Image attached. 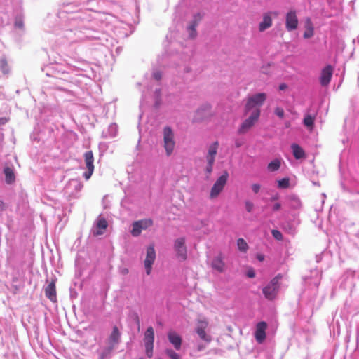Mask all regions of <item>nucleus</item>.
Masks as SVG:
<instances>
[{"mask_svg": "<svg viewBox=\"0 0 359 359\" xmlns=\"http://www.w3.org/2000/svg\"><path fill=\"white\" fill-rule=\"evenodd\" d=\"M65 37L72 42L95 41L104 44L107 41V34L103 31V23L96 20L81 22L74 29L66 31Z\"/></svg>", "mask_w": 359, "mask_h": 359, "instance_id": "nucleus-1", "label": "nucleus"}, {"mask_svg": "<svg viewBox=\"0 0 359 359\" xmlns=\"http://www.w3.org/2000/svg\"><path fill=\"white\" fill-rule=\"evenodd\" d=\"M72 67L74 68L76 71L83 69L79 67L66 66L57 62H54L44 65L41 68V71L45 72L47 76L57 77L60 74H68L72 70Z\"/></svg>", "mask_w": 359, "mask_h": 359, "instance_id": "nucleus-2", "label": "nucleus"}, {"mask_svg": "<svg viewBox=\"0 0 359 359\" xmlns=\"http://www.w3.org/2000/svg\"><path fill=\"white\" fill-rule=\"evenodd\" d=\"M267 95L265 93H257L248 96L244 107V114H248L250 111L252 112L255 109H260V107L264 104Z\"/></svg>", "mask_w": 359, "mask_h": 359, "instance_id": "nucleus-3", "label": "nucleus"}, {"mask_svg": "<svg viewBox=\"0 0 359 359\" xmlns=\"http://www.w3.org/2000/svg\"><path fill=\"white\" fill-rule=\"evenodd\" d=\"M261 115V109H255L250 116L245 119L238 129V134H245L248 132L258 121Z\"/></svg>", "mask_w": 359, "mask_h": 359, "instance_id": "nucleus-4", "label": "nucleus"}, {"mask_svg": "<svg viewBox=\"0 0 359 359\" xmlns=\"http://www.w3.org/2000/svg\"><path fill=\"white\" fill-rule=\"evenodd\" d=\"M280 275L275 276L265 287L262 289V293L266 299L272 300L275 299L279 290Z\"/></svg>", "mask_w": 359, "mask_h": 359, "instance_id": "nucleus-5", "label": "nucleus"}, {"mask_svg": "<svg viewBox=\"0 0 359 359\" xmlns=\"http://www.w3.org/2000/svg\"><path fill=\"white\" fill-rule=\"evenodd\" d=\"M163 143L164 148L167 156H170L175 147V141L174 140V132L171 127L165 126L163 128Z\"/></svg>", "mask_w": 359, "mask_h": 359, "instance_id": "nucleus-6", "label": "nucleus"}, {"mask_svg": "<svg viewBox=\"0 0 359 359\" xmlns=\"http://www.w3.org/2000/svg\"><path fill=\"white\" fill-rule=\"evenodd\" d=\"M229 178V173L224 170L222 174L216 180L213 184L210 196L211 198H216L223 191Z\"/></svg>", "mask_w": 359, "mask_h": 359, "instance_id": "nucleus-7", "label": "nucleus"}, {"mask_svg": "<svg viewBox=\"0 0 359 359\" xmlns=\"http://www.w3.org/2000/svg\"><path fill=\"white\" fill-rule=\"evenodd\" d=\"M173 249L177 259L184 262L187 259V249L186 239L184 237H180L174 241Z\"/></svg>", "mask_w": 359, "mask_h": 359, "instance_id": "nucleus-8", "label": "nucleus"}, {"mask_svg": "<svg viewBox=\"0 0 359 359\" xmlns=\"http://www.w3.org/2000/svg\"><path fill=\"white\" fill-rule=\"evenodd\" d=\"M154 341V331L153 327L149 326L146 330L144 337L145 353L149 358H151L153 356Z\"/></svg>", "mask_w": 359, "mask_h": 359, "instance_id": "nucleus-9", "label": "nucleus"}, {"mask_svg": "<svg viewBox=\"0 0 359 359\" xmlns=\"http://www.w3.org/2000/svg\"><path fill=\"white\" fill-rule=\"evenodd\" d=\"M156 251L153 245L147 247L146 258L144 261V266L147 276H149L152 271V266L156 259Z\"/></svg>", "mask_w": 359, "mask_h": 359, "instance_id": "nucleus-10", "label": "nucleus"}, {"mask_svg": "<svg viewBox=\"0 0 359 359\" xmlns=\"http://www.w3.org/2000/svg\"><path fill=\"white\" fill-rule=\"evenodd\" d=\"M333 72L334 67L330 64L325 65L322 69L319 76V82L321 86L327 87L329 86L332 78Z\"/></svg>", "mask_w": 359, "mask_h": 359, "instance_id": "nucleus-11", "label": "nucleus"}, {"mask_svg": "<svg viewBox=\"0 0 359 359\" xmlns=\"http://www.w3.org/2000/svg\"><path fill=\"white\" fill-rule=\"evenodd\" d=\"M84 161L86 166L87 170L83 172V177L86 180H89L94 171V157L92 151H88L85 152L84 155Z\"/></svg>", "mask_w": 359, "mask_h": 359, "instance_id": "nucleus-12", "label": "nucleus"}, {"mask_svg": "<svg viewBox=\"0 0 359 359\" xmlns=\"http://www.w3.org/2000/svg\"><path fill=\"white\" fill-rule=\"evenodd\" d=\"M267 327L268 324L266 321H259L256 324L254 336L258 344H262L265 341Z\"/></svg>", "mask_w": 359, "mask_h": 359, "instance_id": "nucleus-13", "label": "nucleus"}, {"mask_svg": "<svg viewBox=\"0 0 359 359\" xmlns=\"http://www.w3.org/2000/svg\"><path fill=\"white\" fill-rule=\"evenodd\" d=\"M298 18L295 10L289 11L285 15V28L288 32H292L297 29Z\"/></svg>", "mask_w": 359, "mask_h": 359, "instance_id": "nucleus-14", "label": "nucleus"}, {"mask_svg": "<svg viewBox=\"0 0 359 359\" xmlns=\"http://www.w3.org/2000/svg\"><path fill=\"white\" fill-rule=\"evenodd\" d=\"M121 333L116 325L112 327V331L107 339V344L114 348L121 342Z\"/></svg>", "mask_w": 359, "mask_h": 359, "instance_id": "nucleus-15", "label": "nucleus"}, {"mask_svg": "<svg viewBox=\"0 0 359 359\" xmlns=\"http://www.w3.org/2000/svg\"><path fill=\"white\" fill-rule=\"evenodd\" d=\"M207 322L202 320L199 321L198 325L195 329V331L201 340L207 343H210L212 340V337L205 332V330L207 327Z\"/></svg>", "mask_w": 359, "mask_h": 359, "instance_id": "nucleus-16", "label": "nucleus"}, {"mask_svg": "<svg viewBox=\"0 0 359 359\" xmlns=\"http://www.w3.org/2000/svg\"><path fill=\"white\" fill-rule=\"evenodd\" d=\"M46 297L53 302H57V294L55 289V280H53L44 288Z\"/></svg>", "mask_w": 359, "mask_h": 359, "instance_id": "nucleus-17", "label": "nucleus"}, {"mask_svg": "<svg viewBox=\"0 0 359 359\" xmlns=\"http://www.w3.org/2000/svg\"><path fill=\"white\" fill-rule=\"evenodd\" d=\"M211 266L213 269L217 271L219 273H222L224 271L225 263L224 262V258L222 254H219L212 259Z\"/></svg>", "mask_w": 359, "mask_h": 359, "instance_id": "nucleus-18", "label": "nucleus"}, {"mask_svg": "<svg viewBox=\"0 0 359 359\" xmlns=\"http://www.w3.org/2000/svg\"><path fill=\"white\" fill-rule=\"evenodd\" d=\"M168 339L176 350L179 351L181 348L182 339L180 335L177 334L175 332H169L168 334Z\"/></svg>", "mask_w": 359, "mask_h": 359, "instance_id": "nucleus-19", "label": "nucleus"}, {"mask_svg": "<svg viewBox=\"0 0 359 359\" xmlns=\"http://www.w3.org/2000/svg\"><path fill=\"white\" fill-rule=\"evenodd\" d=\"M103 8L102 0H88L86 2V8L93 12H100Z\"/></svg>", "mask_w": 359, "mask_h": 359, "instance_id": "nucleus-20", "label": "nucleus"}, {"mask_svg": "<svg viewBox=\"0 0 359 359\" xmlns=\"http://www.w3.org/2000/svg\"><path fill=\"white\" fill-rule=\"evenodd\" d=\"M3 173L5 175V182L7 184H12L15 182V175L13 167L5 166L3 170Z\"/></svg>", "mask_w": 359, "mask_h": 359, "instance_id": "nucleus-21", "label": "nucleus"}, {"mask_svg": "<svg viewBox=\"0 0 359 359\" xmlns=\"http://www.w3.org/2000/svg\"><path fill=\"white\" fill-rule=\"evenodd\" d=\"M211 108L210 104H202L196 111L195 116L194 118V121H201L205 116V113L208 111Z\"/></svg>", "mask_w": 359, "mask_h": 359, "instance_id": "nucleus-22", "label": "nucleus"}, {"mask_svg": "<svg viewBox=\"0 0 359 359\" xmlns=\"http://www.w3.org/2000/svg\"><path fill=\"white\" fill-rule=\"evenodd\" d=\"M291 149L293 156L296 160H301L306 158V153L304 150L298 144L292 143L291 144Z\"/></svg>", "mask_w": 359, "mask_h": 359, "instance_id": "nucleus-23", "label": "nucleus"}, {"mask_svg": "<svg viewBox=\"0 0 359 359\" xmlns=\"http://www.w3.org/2000/svg\"><path fill=\"white\" fill-rule=\"evenodd\" d=\"M118 133V126L116 123H111L107 130L102 133L103 138H113L116 136Z\"/></svg>", "mask_w": 359, "mask_h": 359, "instance_id": "nucleus-24", "label": "nucleus"}, {"mask_svg": "<svg viewBox=\"0 0 359 359\" xmlns=\"http://www.w3.org/2000/svg\"><path fill=\"white\" fill-rule=\"evenodd\" d=\"M116 348L107 344L104 347H102L98 351L99 359H109L111 357L112 353Z\"/></svg>", "mask_w": 359, "mask_h": 359, "instance_id": "nucleus-25", "label": "nucleus"}, {"mask_svg": "<svg viewBox=\"0 0 359 359\" xmlns=\"http://www.w3.org/2000/svg\"><path fill=\"white\" fill-rule=\"evenodd\" d=\"M108 226L107 222L104 217H99L96 222V231L94 232V235L100 236L103 234L104 230Z\"/></svg>", "mask_w": 359, "mask_h": 359, "instance_id": "nucleus-26", "label": "nucleus"}, {"mask_svg": "<svg viewBox=\"0 0 359 359\" xmlns=\"http://www.w3.org/2000/svg\"><path fill=\"white\" fill-rule=\"evenodd\" d=\"M200 19V14L197 13L194 15V19L189 22V25L187 27L189 32V36L191 39H194L196 36V27L197 26V20Z\"/></svg>", "mask_w": 359, "mask_h": 359, "instance_id": "nucleus-27", "label": "nucleus"}, {"mask_svg": "<svg viewBox=\"0 0 359 359\" xmlns=\"http://www.w3.org/2000/svg\"><path fill=\"white\" fill-rule=\"evenodd\" d=\"M83 187V184L77 180H71L67 187H65V191L67 193L69 189H74L76 193L79 192Z\"/></svg>", "mask_w": 359, "mask_h": 359, "instance_id": "nucleus-28", "label": "nucleus"}, {"mask_svg": "<svg viewBox=\"0 0 359 359\" xmlns=\"http://www.w3.org/2000/svg\"><path fill=\"white\" fill-rule=\"evenodd\" d=\"M272 25V18L269 15H264L262 21L259 25L260 32H264Z\"/></svg>", "mask_w": 359, "mask_h": 359, "instance_id": "nucleus-29", "label": "nucleus"}, {"mask_svg": "<svg viewBox=\"0 0 359 359\" xmlns=\"http://www.w3.org/2000/svg\"><path fill=\"white\" fill-rule=\"evenodd\" d=\"M315 114L306 113L303 118V124L308 128H313L315 124Z\"/></svg>", "mask_w": 359, "mask_h": 359, "instance_id": "nucleus-30", "label": "nucleus"}, {"mask_svg": "<svg viewBox=\"0 0 359 359\" xmlns=\"http://www.w3.org/2000/svg\"><path fill=\"white\" fill-rule=\"evenodd\" d=\"M280 166H281V159L276 158L268 163L267 170L269 172H276L280 169Z\"/></svg>", "mask_w": 359, "mask_h": 359, "instance_id": "nucleus-31", "label": "nucleus"}, {"mask_svg": "<svg viewBox=\"0 0 359 359\" xmlns=\"http://www.w3.org/2000/svg\"><path fill=\"white\" fill-rule=\"evenodd\" d=\"M142 230L143 229L142 226L140 225V222H138V220H137L132 223V229L130 231V233L133 236H139L141 234Z\"/></svg>", "mask_w": 359, "mask_h": 359, "instance_id": "nucleus-32", "label": "nucleus"}, {"mask_svg": "<svg viewBox=\"0 0 359 359\" xmlns=\"http://www.w3.org/2000/svg\"><path fill=\"white\" fill-rule=\"evenodd\" d=\"M277 187L281 189H288L290 186V180L288 177L276 180Z\"/></svg>", "mask_w": 359, "mask_h": 359, "instance_id": "nucleus-33", "label": "nucleus"}, {"mask_svg": "<svg viewBox=\"0 0 359 359\" xmlns=\"http://www.w3.org/2000/svg\"><path fill=\"white\" fill-rule=\"evenodd\" d=\"M14 26L16 29H24V22H23V15L21 13H18L15 18Z\"/></svg>", "mask_w": 359, "mask_h": 359, "instance_id": "nucleus-34", "label": "nucleus"}, {"mask_svg": "<svg viewBox=\"0 0 359 359\" xmlns=\"http://www.w3.org/2000/svg\"><path fill=\"white\" fill-rule=\"evenodd\" d=\"M237 247H238V249L242 252H246L249 248V246L247 243V242L245 241V239L242 238H239L238 240H237Z\"/></svg>", "mask_w": 359, "mask_h": 359, "instance_id": "nucleus-35", "label": "nucleus"}, {"mask_svg": "<svg viewBox=\"0 0 359 359\" xmlns=\"http://www.w3.org/2000/svg\"><path fill=\"white\" fill-rule=\"evenodd\" d=\"M154 107L158 108L161 104V90L157 88L154 93Z\"/></svg>", "mask_w": 359, "mask_h": 359, "instance_id": "nucleus-36", "label": "nucleus"}, {"mask_svg": "<svg viewBox=\"0 0 359 359\" xmlns=\"http://www.w3.org/2000/svg\"><path fill=\"white\" fill-rule=\"evenodd\" d=\"M219 147V142H212L208 147L207 155L216 156Z\"/></svg>", "mask_w": 359, "mask_h": 359, "instance_id": "nucleus-37", "label": "nucleus"}, {"mask_svg": "<svg viewBox=\"0 0 359 359\" xmlns=\"http://www.w3.org/2000/svg\"><path fill=\"white\" fill-rule=\"evenodd\" d=\"M138 222H140V225L142 226L143 230H145L153 225V220L150 218L140 219L138 220Z\"/></svg>", "mask_w": 359, "mask_h": 359, "instance_id": "nucleus-38", "label": "nucleus"}, {"mask_svg": "<svg viewBox=\"0 0 359 359\" xmlns=\"http://www.w3.org/2000/svg\"><path fill=\"white\" fill-rule=\"evenodd\" d=\"M165 353L171 359H180V355L172 348H167Z\"/></svg>", "mask_w": 359, "mask_h": 359, "instance_id": "nucleus-39", "label": "nucleus"}, {"mask_svg": "<svg viewBox=\"0 0 359 359\" xmlns=\"http://www.w3.org/2000/svg\"><path fill=\"white\" fill-rule=\"evenodd\" d=\"M271 234L273 237L277 241H281L283 239L282 233L278 229H272Z\"/></svg>", "mask_w": 359, "mask_h": 359, "instance_id": "nucleus-40", "label": "nucleus"}, {"mask_svg": "<svg viewBox=\"0 0 359 359\" xmlns=\"http://www.w3.org/2000/svg\"><path fill=\"white\" fill-rule=\"evenodd\" d=\"M283 229L285 230L287 233L289 234H294L295 233V228L293 226L292 224L287 223L286 224L283 225Z\"/></svg>", "mask_w": 359, "mask_h": 359, "instance_id": "nucleus-41", "label": "nucleus"}, {"mask_svg": "<svg viewBox=\"0 0 359 359\" xmlns=\"http://www.w3.org/2000/svg\"><path fill=\"white\" fill-rule=\"evenodd\" d=\"M82 19V17L81 15V14L79 13H74V15L69 18V20H70V25L72 26L74 25L75 22L79 20H81Z\"/></svg>", "mask_w": 359, "mask_h": 359, "instance_id": "nucleus-42", "label": "nucleus"}, {"mask_svg": "<svg viewBox=\"0 0 359 359\" xmlns=\"http://www.w3.org/2000/svg\"><path fill=\"white\" fill-rule=\"evenodd\" d=\"M274 114L280 118H283L285 116V111L283 108L276 107L274 109Z\"/></svg>", "mask_w": 359, "mask_h": 359, "instance_id": "nucleus-43", "label": "nucleus"}, {"mask_svg": "<svg viewBox=\"0 0 359 359\" xmlns=\"http://www.w3.org/2000/svg\"><path fill=\"white\" fill-rule=\"evenodd\" d=\"M245 208L248 213H251L254 208V204L250 201L247 200L245 201Z\"/></svg>", "mask_w": 359, "mask_h": 359, "instance_id": "nucleus-44", "label": "nucleus"}, {"mask_svg": "<svg viewBox=\"0 0 359 359\" xmlns=\"http://www.w3.org/2000/svg\"><path fill=\"white\" fill-rule=\"evenodd\" d=\"M280 198V195L276 192L273 194L271 195V196L267 199V198H265L264 199V201H269L270 202H274V201H278Z\"/></svg>", "mask_w": 359, "mask_h": 359, "instance_id": "nucleus-45", "label": "nucleus"}, {"mask_svg": "<svg viewBox=\"0 0 359 359\" xmlns=\"http://www.w3.org/2000/svg\"><path fill=\"white\" fill-rule=\"evenodd\" d=\"M152 77L156 81H160L162 78V72L159 70H155L152 74Z\"/></svg>", "mask_w": 359, "mask_h": 359, "instance_id": "nucleus-46", "label": "nucleus"}, {"mask_svg": "<svg viewBox=\"0 0 359 359\" xmlns=\"http://www.w3.org/2000/svg\"><path fill=\"white\" fill-rule=\"evenodd\" d=\"M205 158H206L207 164L208 165H214V163H215V156L206 155L205 156Z\"/></svg>", "mask_w": 359, "mask_h": 359, "instance_id": "nucleus-47", "label": "nucleus"}, {"mask_svg": "<svg viewBox=\"0 0 359 359\" xmlns=\"http://www.w3.org/2000/svg\"><path fill=\"white\" fill-rule=\"evenodd\" d=\"M281 203L279 202H276L271 206V210L274 212H278L281 209Z\"/></svg>", "mask_w": 359, "mask_h": 359, "instance_id": "nucleus-48", "label": "nucleus"}, {"mask_svg": "<svg viewBox=\"0 0 359 359\" xmlns=\"http://www.w3.org/2000/svg\"><path fill=\"white\" fill-rule=\"evenodd\" d=\"M251 189L255 194H257L260 191L261 186L259 184L255 183L251 185Z\"/></svg>", "mask_w": 359, "mask_h": 359, "instance_id": "nucleus-49", "label": "nucleus"}, {"mask_svg": "<svg viewBox=\"0 0 359 359\" xmlns=\"http://www.w3.org/2000/svg\"><path fill=\"white\" fill-rule=\"evenodd\" d=\"M313 35V29L311 27L309 30L306 31L304 33V38L309 39Z\"/></svg>", "mask_w": 359, "mask_h": 359, "instance_id": "nucleus-50", "label": "nucleus"}, {"mask_svg": "<svg viewBox=\"0 0 359 359\" xmlns=\"http://www.w3.org/2000/svg\"><path fill=\"white\" fill-rule=\"evenodd\" d=\"M7 67V62L6 60H3L1 61V66L0 68L4 74L6 73V68Z\"/></svg>", "mask_w": 359, "mask_h": 359, "instance_id": "nucleus-51", "label": "nucleus"}, {"mask_svg": "<svg viewBox=\"0 0 359 359\" xmlns=\"http://www.w3.org/2000/svg\"><path fill=\"white\" fill-rule=\"evenodd\" d=\"M246 275L250 278H253L255 277V272L253 269H250L248 270Z\"/></svg>", "mask_w": 359, "mask_h": 359, "instance_id": "nucleus-52", "label": "nucleus"}, {"mask_svg": "<svg viewBox=\"0 0 359 359\" xmlns=\"http://www.w3.org/2000/svg\"><path fill=\"white\" fill-rule=\"evenodd\" d=\"M234 144L236 148H239L243 144V141L240 139H236L234 140Z\"/></svg>", "mask_w": 359, "mask_h": 359, "instance_id": "nucleus-53", "label": "nucleus"}, {"mask_svg": "<svg viewBox=\"0 0 359 359\" xmlns=\"http://www.w3.org/2000/svg\"><path fill=\"white\" fill-rule=\"evenodd\" d=\"M6 203L0 199V215L6 210Z\"/></svg>", "mask_w": 359, "mask_h": 359, "instance_id": "nucleus-54", "label": "nucleus"}, {"mask_svg": "<svg viewBox=\"0 0 359 359\" xmlns=\"http://www.w3.org/2000/svg\"><path fill=\"white\" fill-rule=\"evenodd\" d=\"M213 170V165H208L205 167V172L208 174H210L212 172Z\"/></svg>", "mask_w": 359, "mask_h": 359, "instance_id": "nucleus-55", "label": "nucleus"}, {"mask_svg": "<svg viewBox=\"0 0 359 359\" xmlns=\"http://www.w3.org/2000/svg\"><path fill=\"white\" fill-rule=\"evenodd\" d=\"M278 88L280 90H285L287 88V85L285 83H282L279 85Z\"/></svg>", "mask_w": 359, "mask_h": 359, "instance_id": "nucleus-56", "label": "nucleus"}, {"mask_svg": "<svg viewBox=\"0 0 359 359\" xmlns=\"http://www.w3.org/2000/svg\"><path fill=\"white\" fill-rule=\"evenodd\" d=\"M257 259L260 261V262H262L264 260V255H262V254H258L257 255Z\"/></svg>", "mask_w": 359, "mask_h": 359, "instance_id": "nucleus-57", "label": "nucleus"}, {"mask_svg": "<svg viewBox=\"0 0 359 359\" xmlns=\"http://www.w3.org/2000/svg\"><path fill=\"white\" fill-rule=\"evenodd\" d=\"M321 259H322V255H317L316 256V262H320Z\"/></svg>", "mask_w": 359, "mask_h": 359, "instance_id": "nucleus-58", "label": "nucleus"}, {"mask_svg": "<svg viewBox=\"0 0 359 359\" xmlns=\"http://www.w3.org/2000/svg\"><path fill=\"white\" fill-rule=\"evenodd\" d=\"M69 6V5H67V6H66V9L65 10V11L66 13H68V12H69V11H70L68 9Z\"/></svg>", "mask_w": 359, "mask_h": 359, "instance_id": "nucleus-59", "label": "nucleus"}, {"mask_svg": "<svg viewBox=\"0 0 359 359\" xmlns=\"http://www.w3.org/2000/svg\"><path fill=\"white\" fill-rule=\"evenodd\" d=\"M313 184L316 186H320V183L318 182H313Z\"/></svg>", "mask_w": 359, "mask_h": 359, "instance_id": "nucleus-60", "label": "nucleus"}, {"mask_svg": "<svg viewBox=\"0 0 359 359\" xmlns=\"http://www.w3.org/2000/svg\"><path fill=\"white\" fill-rule=\"evenodd\" d=\"M198 351H202L203 350V347L199 345L198 347Z\"/></svg>", "mask_w": 359, "mask_h": 359, "instance_id": "nucleus-61", "label": "nucleus"}, {"mask_svg": "<svg viewBox=\"0 0 359 359\" xmlns=\"http://www.w3.org/2000/svg\"><path fill=\"white\" fill-rule=\"evenodd\" d=\"M137 359H144V358L143 357H140V358H139Z\"/></svg>", "mask_w": 359, "mask_h": 359, "instance_id": "nucleus-62", "label": "nucleus"}]
</instances>
